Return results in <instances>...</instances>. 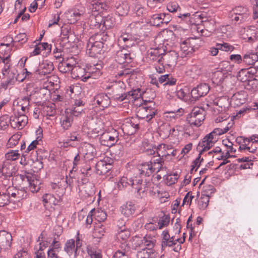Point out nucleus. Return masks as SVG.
<instances>
[{
	"mask_svg": "<svg viewBox=\"0 0 258 258\" xmlns=\"http://www.w3.org/2000/svg\"><path fill=\"white\" fill-rule=\"evenodd\" d=\"M205 119V111L199 107H195L187 117V121L190 125L200 126Z\"/></svg>",
	"mask_w": 258,
	"mask_h": 258,
	"instance_id": "obj_8",
	"label": "nucleus"
},
{
	"mask_svg": "<svg viewBox=\"0 0 258 258\" xmlns=\"http://www.w3.org/2000/svg\"><path fill=\"white\" fill-rule=\"evenodd\" d=\"M184 113V110L182 108H179L176 111H171L166 112V114L168 115L166 116L167 117L173 118L176 119L181 116Z\"/></svg>",
	"mask_w": 258,
	"mask_h": 258,
	"instance_id": "obj_59",
	"label": "nucleus"
},
{
	"mask_svg": "<svg viewBox=\"0 0 258 258\" xmlns=\"http://www.w3.org/2000/svg\"><path fill=\"white\" fill-rule=\"evenodd\" d=\"M140 98L141 99L138 100H142L144 103L139 105L137 116L140 118L145 119L147 121H150L157 113L156 105L153 101L143 100L141 97Z\"/></svg>",
	"mask_w": 258,
	"mask_h": 258,
	"instance_id": "obj_4",
	"label": "nucleus"
},
{
	"mask_svg": "<svg viewBox=\"0 0 258 258\" xmlns=\"http://www.w3.org/2000/svg\"><path fill=\"white\" fill-rule=\"evenodd\" d=\"M108 39V36L104 33H99L92 36L88 40L86 48L89 55L96 57L101 53L104 42Z\"/></svg>",
	"mask_w": 258,
	"mask_h": 258,
	"instance_id": "obj_2",
	"label": "nucleus"
},
{
	"mask_svg": "<svg viewBox=\"0 0 258 258\" xmlns=\"http://www.w3.org/2000/svg\"><path fill=\"white\" fill-rule=\"evenodd\" d=\"M169 218L166 216L154 217L145 225V228L150 231H154L158 229H161L167 227L169 224Z\"/></svg>",
	"mask_w": 258,
	"mask_h": 258,
	"instance_id": "obj_7",
	"label": "nucleus"
},
{
	"mask_svg": "<svg viewBox=\"0 0 258 258\" xmlns=\"http://www.w3.org/2000/svg\"><path fill=\"white\" fill-rule=\"evenodd\" d=\"M87 251L90 258H102V252L100 249L87 246Z\"/></svg>",
	"mask_w": 258,
	"mask_h": 258,
	"instance_id": "obj_47",
	"label": "nucleus"
},
{
	"mask_svg": "<svg viewBox=\"0 0 258 258\" xmlns=\"http://www.w3.org/2000/svg\"><path fill=\"white\" fill-rule=\"evenodd\" d=\"M164 16L163 14H155L152 17L150 22L154 26H160L162 24V17Z\"/></svg>",
	"mask_w": 258,
	"mask_h": 258,
	"instance_id": "obj_57",
	"label": "nucleus"
},
{
	"mask_svg": "<svg viewBox=\"0 0 258 258\" xmlns=\"http://www.w3.org/2000/svg\"><path fill=\"white\" fill-rule=\"evenodd\" d=\"M87 68H82L79 66L75 67L71 72L72 77L74 79H80L84 82H86L90 78V76L87 75Z\"/></svg>",
	"mask_w": 258,
	"mask_h": 258,
	"instance_id": "obj_24",
	"label": "nucleus"
},
{
	"mask_svg": "<svg viewBox=\"0 0 258 258\" xmlns=\"http://www.w3.org/2000/svg\"><path fill=\"white\" fill-rule=\"evenodd\" d=\"M196 39L193 38H189L181 43V51L183 52V55L184 56L192 53L195 51V49L197 48V46L196 45Z\"/></svg>",
	"mask_w": 258,
	"mask_h": 258,
	"instance_id": "obj_15",
	"label": "nucleus"
},
{
	"mask_svg": "<svg viewBox=\"0 0 258 258\" xmlns=\"http://www.w3.org/2000/svg\"><path fill=\"white\" fill-rule=\"evenodd\" d=\"M84 107H79L78 106H73L72 108L67 109L66 110L71 113V115L74 116H78L80 115L83 111Z\"/></svg>",
	"mask_w": 258,
	"mask_h": 258,
	"instance_id": "obj_60",
	"label": "nucleus"
},
{
	"mask_svg": "<svg viewBox=\"0 0 258 258\" xmlns=\"http://www.w3.org/2000/svg\"><path fill=\"white\" fill-rule=\"evenodd\" d=\"M175 128H172L169 124H164L160 128V135L164 138L174 135Z\"/></svg>",
	"mask_w": 258,
	"mask_h": 258,
	"instance_id": "obj_38",
	"label": "nucleus"
},
{
	"mask_svg": "<svg viewBox=\"0 0 258 258\" xmlns=\"http://www.w3.org/2000/svg\"><path fill=\"white\" fill-rule=\"evenodd\" d=\"M210 197L206 194H202L199 201L198 206L201 210H204L209 205Z\"/></svg>",
	"mask_w": 258,
	"mask_h": 258,
	"instance_id": "obj_48",
	"label": "nucleus"
},
{
	"mask_svg": "<svg viewBox=\"0 0 258 258\" xmlns=\"http://www.w3.org/2000/svg\"><path fill=\"white\" fill-rule=\"evenodd\" d=\"M43 201L44 204H49L50 205H56L58 203V200L53 195L49 194H46L43 196ZM45 206H46V205Z\"/></svg>",
	"mask_w": 258,
	"mask_h": 258,
	"instance_id": "obj_49",
	"label": "nucleus"
},
{
	"mask_svg": "<svg viewBox=\"0 0 258 258\" xmlns=\"http://www.w3.org/2000/svg\"><path fill=\"white\" fill-rule=\"evenodd\" d=\"M151 250H148L147 248H143L142 250L139 251L137 253L138 258H150L151 257Z\"/></svg>",
	"mask_w": 258,
	"mask_h": 258,
	"instance_id": "obj_63",
	"label": "nucleus"
},
{
	"mask_svg": "<svg viewBox=\"0 0 258 258\" xmlns=\"http://www.w3.org/2000/svg\"><path fill=\"white\" fill-rule=\"evenodd\" d=\"M163 49H151L148 51V56L153 61H157L158 63L162 62Z\"/></svg>",
	"mask_w": 258,
	"mask_h": 258,
	"instance_id": "obj_28",
	"label": "nucleus"
},
{
	"mask_svg": "<svg viewBox=\"0 0 258 258\" xmlns=\"http://www.w3.org/2000/svg\"><path fill=\"white\" fill-rule=\"evenodd\" d=\"M106 232L105 226L101 223H96L95 224L93 231V235L95 238H101Z\"/></svg>",
	"mask_w": 258,
	"mask_h": 258,
	"instance_id": "obj_35",
	"label": "nucleus"
},
{
	"mask_svg": "<svg viewBox=\"0 0 258 258\" xmlns=\"http://www.w3.org/2000/svg\"><path fill=\"white\" fill-rule=\"evenodd\" d=\"M232 125V123H228L226 127L215 128L211 133L207 135L197 146V150L200 154L210 149L218 141L219 136L227 133Z\"/></svg>",
	"mask_w": 258,
	"mask_h": 258,
	"instance_id": "obj_1",
	"label": "nucleus"
},
{
	"mask_svg": "<svg viewBox=\"0 0 258 258\" xmlns=\"http://www.w3.org/2000/svg\"><path fill=\"white\" fill-rule=\"evenodd\" d=\"M177 58V54L175 51H168L163 53L162 62H166L168 66H171L176 62Z\"/></svg>",
	"mask_w": 258,
	"mask_h": 258,
	"instance_id": "obj_31",
	"label": "nucleus"
},
{
	"mask_svg": "<svg viewBox=\"0 0 258 258\" xmlns=\"http://www.w3.org/2000/svg\"><path fill=\"white\" fill-rule=\"evenodd\" d=\"M109 19H111V18H106L104 20H103V19L100 15H97L95 16H92L91 19V22L92 24H94L95 26L99 27L102 23H103V25L108 28H110L112 26L111 24H109Z\"/></svg>",
	"mask_w": 258,
	"mask_h": 258,
	"instance_id": "obj_33",
	"label": "nucleus"
},
{
	"mask_svg": "<svg viewBox=\"0 0 258 258\" xmlns=\"http://www.w3.org/2000/svg\"><path fill=\"white\" fill-rule=\"evenodd\" d=\"M242 38L246 42L250 43L255 42L258 38V28L254 26L247 27L246 29H244Z\"/></svg>",
	"mask_w": 258,
	"mask_h": 258,
	"instance_id": "obj_14",
	"label": "nucleus"
},
{
	"mask_svg": "<svg viewBox=\"0 0 258 258\" xmlns=\"http://www.w3.org/2000/svg\"><path fill=\"white\" fill-rule=\"evenodd\" d=\"M23 180H26L29 183V189L32 192H36L41 188V181L37 178L36 175L28 174L23 176Z\"/></svg>",
	"mask_w": 258,
	"mask_h": 258,
	"instance_id": "obj_17",
	"label": "nucleus"
},
{
	"mask_svg": "<svg viewBox=\"0 0 258 258\" xmlns=\"http://www.w3.org/2000/svg\"><path fill=\"white\" fill-rule=\"evenodd\" d=\"M73 116L71 113H69L66 110L64 114L60 118V124L64 130H68L71 126L73 121Z\"/></svg>",
	"mask_w": 258,
	"mask_h": 258,
	"instance_id": "obj_29",
	"label": "nucleus"
},
{
	"mask_svg": "<svg viewBox=\"0 0 258 258\" xmlns=\"http://www.w3.org/2000/svg\"><path fill=\"white\" fill-rule=\"evenodd\" d=\"M96 172L99 175L107 173L112 168L111 163L105 160L99 161L96 164Z\"/></svg>",
	"mask_w": 258,
	"mask_h": 258,
	"instance_id": "obj_25",
	"label": "nucleus"
},
{
	"mask_svg": "<svg viewBox=\"0 0 258 258\" xmlns=\"http://www.w3.org/2000/svg\"><path fill=\"white\" fill-rule=\"evenodd\" d=\"M144 248L151 250L154 246L156 240L150 235H146L143 238Z\"/></svg>",
	"mask_w": 258,
	"mask_h": 258,
	"instance_id": "obj_41",
	"label": "nucleus"
},
{
	"mask_svg": "<svg viewBox=\"0 0 258 258\" xmlns=\"http://www.w3.org/2000/svg\"><path fill=\"white\" fill-rule=\"evenodd\" d=\"M229 103L228 99L222 98L219 99L215 102L213 107V111L215 114H221L216 119V122L225 121L228 118V114L226 113Z\"/></svg>",
	"mask_w": 258,
	"mask_h": 258,
	"instance_id": "obj_5",
	"label": "nucleus"
},
{
	"mask_svg": "<svg viewBox=\"0 0 258 258\" xmlns=\"http://www.w3.org/2000/svg\"><path fill=\"white\" fill-rule=\"evenodd\" d=\"M121 213L126 217H130L135 212L136 206L132 202H127L123 205L121 207Z\"/></svg>",
	"mask_w": 258,
	"mask_h": 258,
	"instance_id": "obj_32",
	"label": "nucleus"
},
{
	"mask_svg": "<svg viewBox=\"0 0 258 258\" xmlns=\"http://www.w3.org/2000/svg\"><path fill=\"white\" fill-rule=\"evenodd\" d=\"M115 59L120 64L124 62L130 63L132 61L130 51L124 48H120L116 51Z\"/></svg>",
	"mask_w": 258,
	"mask_h": 258,
	"instance_id": "obj_21",
	"label": "nucleus"
},
{
	"mask_svg": "<svg viewBox=\"0 0 258 258\" xmlns=\"http://www.w3.org/2000/svg\"><path fill=\"white\" fill-rule=\"evenodd\" d=\"M135 185V180L131 178H127L126 177H122L117 183V186L119 190H121L128 186L134 187Z\"/></svg>",
	"mask_w": 258,
	"mask_h": 258,
	"instance_id": "obj_37",
	"label": "nucleus"
},
{
	"mask_svg": "<svg viewBox=\"0 0 258 258\" xmlns=\"http://www.w3.org/2000/svg\"><path fill=\"white\" fill-rule=\"evenodd\" d=\"M26 91L28 97L30 98V100L32 97L39 92V89L35 86L33 83H30L27 85Z\"/></svg>",
	"mask_w": 258,
	"mask_h": 258,
	"instance_id": "obj_46",
	"label": "nucleus"
},
{
	"mask_svg": "<svg viewBox=\"0 0 258 258\" xmlns=\"http://www.w3.org/2000/svg\"><path fill=\"white\" fill-rule=\"evenodd\" d=\"M161 248L164 250L167 247H171L174 246L177 242H179L180 244H178L173 248L174 251L177 252L181 249V243H182L185 241V238L183 237L182 240L180 238L175 239L174 236H170L169 231L167 229L164 230L161 233Z\"/></svg>",
	"mask_w": 258,
	"mask_h": 258,
	"instance_id": "obj_6",
	"label": "nucleus"
},
{
	"mask_svg": "<svg viewBox=\"0 0 258 258\" xmlns=\"http://www.w3.org/2000/svg\"><path fill=\"white\" fill-rule=\"evenodd\" d=\"M247 13H249V11L247 8L239 6L235 8L230 12L229 17Z\"/></svg>",
	"mask_w": 258,
	"mask_h": 258,
	"instance_id": "obj_52",
	"label": "nucleus"
},
{
	"mask_svg": "<svg viewBox=\"0 0 258 258\" xmlns=\"http://www.w3.org/2000/svg\"><path fill=\"white\" fill-rule=\"evenodd\" d=\"M139 128V123L136 119H126L121 125V129L124 134L127 136L134 135Z\"/></svg>",
	"mask_w": 258,
	"mask_h": 258,
	"instance_id": "obj_12",
	"label": "nucleus"
},
{
	"mask_svg": "<svg viewBox=\"0 0 258 258\" xmlns=\"http://www.w3.org/2000/svg\"><path fill=\"white\" fill-rule=\"evenodd\" d=\"M258 78L255 76L250 79L245 85V88L252 92H255L258 90Z\"/></svg>",
	"mask_w": 258,
	"mask_h": 258,
	"instance_id": "obj_43",
	"label": "nucleus"
},
{
	"mask_svg": "<svg viewBox=\"0 0 258 258\" xmlns=\"http://www.w3.org/2000/svg\"><path fill=\"white\" fill-rule=\"evenodd\" d=\"M152 164L150 162H145L139 166L140 173L142 175L150 176L153 173Z\"/></svg>",
	"mask_w": 258,
	"mask_h": 258,
	"instance_id": "obj_36",
	"label": "nucleus"
},
{
	"mask_svg": "<svg viewBox=\"0 0 258 258\" xmlns=\"http://www.w3.org/2000/svg\"><path fill=\"white\" fill-rule=\"evenodd\" d=\"M156 154L160 158L168 156L174 157L176 155V150L174 149L171 145L161 144L156 147Z\"/></svg>",
	"mask_w": 258,
	"mask_h": 258,
	"instance_id": "obj_13",
	"label": "nucleus"
},
{
	"mask_svg": "<svg viewBox=\"0 0 258 258\" xmlns=\"http://www.w3.org/2000/svg\"><path fill=\"white\" fill-rule=\"evenodd\" d=\"M118 140V133L115 130H112L110 132L103 133L100 138L101 144L107 147L114 145Z\"/></svg>",
	"mask_w": 258,
	"mask_h": 258,
	"instance_id": "obj_11",
	"label": "nucleus"
},
{
	"mask_svg": "<svg viewBox=\"0 0 258 258\" xmlns=\"http://www.w3.org/2000/svg\"><path fill=\"white\" fill-rule=\"evenodd\" d=\"M218 46L220 50L226 52H231L235 49V47L233 45L226 42L218 43Z\"/></svg>",
	"mask_w": 258,
	"mask_h": 258,
	"instance_id": "obj_61",
	"label": "nucleus"
},
{
	"mask_svg": "<svg viewBox=\"0 0 258 258\" xmlns=\"http://www.w3.org/2000/svg\"><path fill=\"white\" fill-rule=\"evenodd\" d=\"M156 156H154L150 161V164H152V169L153 173L156 172L157 173L159 172H163V176H165L167 173V168L164 166V161L163 160L162 158L157 156V158L155 159Z\"/></svg>",
	"mask_w": 258,
	"mask_h": 258,
	"instance_id": "obj_18",
	"label": "nucleus"
},
{
	"mask_svg": "<svg viewBox=\"0 0 258 258\" xmlns=\"http://www.w3.org/2000/svg\"><path fill=\"white\" fill-rule=\"evenodd\" d=\"M20 155L18 150H11L5 154L6 161H15L19 158Z\"/></svg>",
	"mask_w": 258,
	"mask_h": 258,
	"instance_id": "obj_56",
	"label": "nucleus"
},
{
	"mask_svg": "<svg viewBox=\"0 0 258 258\" xmlns=\"http://www.w3.org/2000/svg\"><path fill=\"white\" fill-rule=\"evenodd\" d=\"M129 7L126 4L122 3L116 7V13L119 16H125L128 13Z\"/></svg>",
	"mask_w": 258,
	"mask_h": 258,
	"instance_id": "obj_54",
	"label": "nucleus"
},
{
	"mask_svg": "<svg viewBox=\"0 0 258 258\" xmlns=\"http://www.w3.org/2000/svg\"><path fill=\"white\" fill-rule=\"evenodd\" d=\"M135 185L134 187L137 190V192L141 198L144 197L149 188L153 185V183L151 181H144L142 180L135 179Z\"/></svg>",
	"mask_w": 258,
	"mask_h": 258,
	"instance_id": "obj_19",
	"label": "nucleus"
},
{
	"mask_svg": "<svg viewBox=\"0 0 258 258\" xmlns=\"http://www.w3.org/2000/svg\"><path fill=\"white\" fill-rule=\"evenodd\" d=\"M108 94L111 95V97L115 100L122 101L127 100L128 101H135L136 100L141 99V96L140 90H133L126 93L124 92V88L118 85H112L111 92Z\"/></svg>",
	"mask_w": 258,
	"mask_h": 258,
	"instance_id": "obj_3",
	"label": "nucleus"
},
{
	"mask_svg": "<svg viewBox=\"0 0 258 258\" xmlns=\"http://www.w3.org/2000/svg\"><path fill=\"white\" fill-rule=\"evenodd\" d=\"M37 132L39 136L37 137V139L31 142V143L28 146L25 152L29 153L31 150H34L36 148L37 145L39 144V142L41 141L42 137V131L41 129L38 130Z\"/></svg>",
	"mask_w": 258,
	"mask_h": 258,
	"instance_id": "obj_45",
	"label": "nucleus"
},
{
	"mask_svg": "<svg viewBox=\"0 0 258 258\" xmlns=\"http://www.w3.org/2000/svg\"><path fill=\"white\" fill-rule=\"evenodd\" d=\"M28 121V117L20 111L15 113L9 118V123L12 127L18 130L22 129L27 124Z\"/></svg>",
	"mask_w": 258,
	"mask_h": 258,
	"instance_id": "obj_9",
	"label": "nucleus"
},
{
	"mask_svg": "<svg viewBox=\"0 0 258 258\" xmlns=\"http://www.w3.org/2000/svg\"><path fill=\"white\" fill-rule=\"evenodd\" d=\"M247 96V94L244 91L237 92L231 97L230 103L234 107L239 106L245 102Z\"/></svg>",
	"mask_w": 258,
	"mask_h": 258,
	"instance_id": "obj_20",
	"label": "nucleus"
},
{
	"mask_svg": "<svg viewBox=\"0 0 258 258\" xmlns=\"http://www.w3.org/2000/svg\"><path fill=\"white\" fill-rule=\"evenodd\" d=\"M142 147L144 152L147 155H152L156 153V148L153 146L147 140H145L142 142Z\"/></svg>",
	"mask_w": 258,
	"mask_h": 258,
	"instance_id": "obj_39",
	"label": "nucleus"
},
{
	"mask_svg": "<svg viewBox=\"0 0 258 258\" xmlns=\"http://www.w3.org/2000/svg\"><path fill=\"white\" fill-rule=\"evenodd\" d=\"M249 13H247L238 15L237 16H230V18L232 21L238 22V23H241L246 20L249 17Z\"/></svg>",
	"mask_w": 258,
	"mask_h": 258,
	"instance_id": "obj_58",
	"label": "nucleus"
},
{
	"mask_svg": "<svg viewBox=\"0 0 258 258\" xmlns=\"http://www.w3.org/2000/svg\"><path fill=\"white\" fill-rule=\"evenodd\" d=\"M21 137V136L19 134H16L13 135L9 140L7 146L9 148H13L16 146Z\"/></svg>",
	"mask_w": 258,
	"mask_h": 258,
	"instance_id": "obj_55",
	"label": "nucleus"
},
{
	"mask_svg": "<svg viewBox=\"0 0 258 258\" xmlns=\"http://www.w3.org/2000/svg\"><path fill=\"white\" fill-rule=\"evenodd\" d=\"M255 73V70L253 68L241 69L238 74L237 79L242 82H247Z\"/></svg>",
	"mask_w": 258,
	"mask_h": 258,
	"instance_id": "obj_23",
	"label": "nucleus"
},
{
	"mask_svg": "<svg viewBox=\"0 0 258 258\" xmlns=\"http://www.w3.org/2000/svg\"><path fill=\"white\" fill-rule=\"evenodd\" d=\"M225 75L224 73L220 71H217L213 74L212 80L214 84L216 85H220L224 81Z\"/></svg>",
	"mask_w": 258,
	"mask_h": 258,
	"instance_id": "obj_44",
	"label": "nucleus"
},
{
	"mask_svg": "<svg viewBox=\"0 0 258 258\" xmlns=\"http://www.w3.org/2000/svg\"><path fill=\"white\" fill-rule=\"evenodd\" d=\"M64 250L69 255L74 253L75 256H76L77 250L75 247V240L72 239L68 240L65 244Z\"/></svg>",
	"mask_w": 258,
	"mask_h": 258,
	"instance_id": "obj_40",
	"label": "nucleus"
},
{
	"mask_svg": "<svg viewBox=\"0 0 258 258\" xmlns=\"http://www.w3.org/2000/svg\"><path fill=\"white\" fill-rule=\"evenodd\" d=\"M132 246L133 248L136 249L138 248H144L143 238L138 236H135L132 239Z\"/></svg>",
	"mask_w": 258,
	"mask_h": 258,
	"instance_id": "obj_50",
	"label": "nucleus"
},
{
	"mask_svg": "<svg viewBox=\"0 0 258 258\" xmlns=\"http://www.w3.org/2000/svg\"><path fill=\"white\" fill-rule=\"evenodd\" d=\"M10 195L9 192L0 191V207H4L11 202Z\"/></svg>",
	"mask_w": 258,
	"mask_h": 258,
	"instance_id": "obj_51",
	"label": "nucleus"
},
{
	"mask_svg": "<svg viewBox=\"0 0 258 258\" xmlns=\"http://www.w3.org/2000/svg\"><path fill=\"white\" fill-rule=\"evenodd\" d=\"M243 62L247 65H253L258 61L257 53L246 54L243 56Z\"/></svg>",
	"mask_w": 258,
	"mask_h": 258,
	"instance_id": "obj_42",
	"label": "nucleus"
},
{
	"mask_svg": "<svg viewBox=\"0 0 258 258\" xmlns=\"http://www.w3.org/2000/svg\"><path fill=\"white\" fill-rule=\"evenodd\" d=\"M9 118L7 116L0 117V131H5L9 126Z\"/></svg>",
	"mask_w": 258,
	"mask_h": 258,
	"instance_id": "obj_62",
	"label": "nucleus"
},
{
	"mask_svg": "<svg viewBox=\"0 0 258 258\" xmlns=\"http://www.w3.org/2000/svg\"><path fill=\"white\" fill-rule=\"evenodd\" d=\"M236 142L239 144V150L242 153H246L248 152L254 153L257 150V147L252 144L249 138L239 136L236 138Z\"/></svg>",
	"mask_w": 258,
	"mask_h": 258,
	"instance_id": "obj_10",
	"label": "nucleus"
},
{
	"mask_svg": "<svg viewBox=\"0 0 258 258\" xmlns=\"http://www.w3.org/2000/svg\"><path fill=\"white\" fill-rule=\"evenodd\" d=\"M209 86L206 83H202L194 88L190 92L191 96L196 101L199 98L205 96L209 92Z\"/></svg>",
	"mask_w": 258,
	"mask_h": 258,
	"instance_id": "obj_16",
	"label": "nucleus"
},
{
	"mask_svg": "<svg viewBox=\"0 0 258 258\" xmlns=\"http://www.w3.org/2000/svg\"><path fill=\"white\" fill-rule=\"evenodd\" d=\"M54 69L53 63L47 60L44 61L40 66V69L37 70L40 75H46L50 74Z\"/></svg>",
	"mask_w": 258,
	"mask_h": 258,
	"instance_id": "obj_30",
	"label": "nucleus"
},
{
	"mask_svg": "<svg viewBox=\"0 0 258 258\" xmlns=\"http://www.w3.org/2000/svg\"><path fill=\"white\" fill-rule=\"evenodd\" d=\"M1 168V173L5 176L11 177L15 173V168L9 161H4Z\"/></svg>",
	"mask_w": 258,
	"mask_h": 258,
	"instance_id": "obj_27",
	"label": "nucleus"
},
{
	"mask_svg": "<svg viewBox=\"0 0 258 258\" xmlns=\"http://www.w3.org/2000/svg\"><path fill=\"white\" fill-rule=\"evenodd\" d=\"M94 101L96 102L97 104L103 108L107 107L110 104L109 97L107 94L101 93L97 94L94 97Z\"/></svg>",
	"mask_w": 258,
	"mask_h": 258,
	"instance_id": "obj_26",
	"label": "nucleus"
},
{
	"mask_svg": "<svg viewBox=\"0 0 258 258\" xmlns=\"http://www.w3.org/2000/svg\"><path fill=\"white\" fill-rule=\"evenodd\" d=\"M95 219L98 222L101 223L105 221L107 218V214L105 212L101 210H95L93 212Z\"/></svg>",
	"mask_w": 258,
	"mask_h": 258,
	"instance_id": "obj_53",
	"label": "nucleus"
},
{
	"mask_svg": "<svg viewBox=\"0 0 258 258\" xmlns=\"http://www.w3.org/2000/svg\"><path fill=\"white\" fill-rule=\"evenodd\" d=\"M12 236L11 233L5 230L0 231V247L8 249L12 244Z\"/></svg>",
	"mask_w": 258,
	"mask_h": 258,
	"instance_id": "obj_22",
	"label": "nucleus"
},
{
	"mask_svg": "<svg viewBox=\"0 0 258 258\" xmlns=\"http://www.w3.org/2000/svg\"><path fill=\"white\" fill-rule=\"evenodd\" d=\"M86 68L87 75L90 76V78L96 79L101 76L100 68H101V66L100 65L87 66Z\"/></svg>",
	"mask_w": 258,
	"mask_h": 258,
	"instance_id": "obj_34",
	"label": "nucleus"
},
{
	"mask_svg": "<svg viewBox=\"0 0 258 258\" xmlns=\"http://www.w3.org/2000/svg\"><path fill=\"white\" fill-rule=\"evenodd\" d=\"M130 235V231L124 228L120 229L117 234V237L123 240L126 239Z\"/></svg>",
	"mask_w": 258,
	"mask_h": 258,
	"instance_id": "obj_64",
	"label": "nucleus"
}]
</instances>
